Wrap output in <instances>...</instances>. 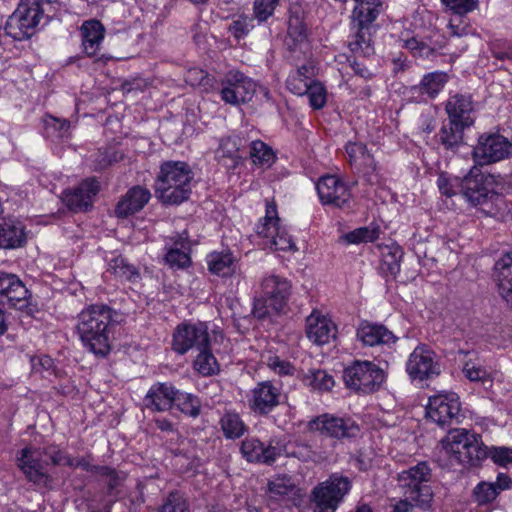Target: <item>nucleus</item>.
Listing matches in <instances>:
<instances>
[{
	"mask_svg": "<svg viewBox=\"0 0 512 512\" xmlns=\"http://www.w3.org/2000/svg\"><path fill=\"white\" fill-rule=\"evenodd\" d=\"M122 315L105 304H93L77 317L76 332L83 347L97 357H106L112 349L113 326Z\"/></svg>",
	"mask_w": 512,
	"mask_h": 512,
	"instance_id": "nucleus-1",
	"label": "nucleus"
},
{
	"mask_svg": "<svg viewBox=\"0 0 512 512\" xmlns=\"http://www.w3.org/2000/svg\"><path fill=\"white\" fill-rule=\"evenodd\" d=\"M193 172L183 161H165L160 165L154 189L157 198L164 204L178 205L189 198Z\"/></svg>",
	"mask_w": 512,
	"mask_h": 512,
	"instance_id": "nucleus-2",
	"label": "nucleus"
},
{
	"mask_svg": "<svg viewBox=\"0 0 512 512\" xmlns=\"http://www.w3.org/2000/svg\"><path fill=\"white\" fill-rule=\"evenodd\" d=\"M441 443L450 458L465 468L481 467L489 455L482 436L467 429L451 430Z\"/></svg>",
	"mask_w": 512,
	"mask_h": 512,
	"instance_id": "nucleus-3",
	"label": "nucleus"
},
{
	"mask_svg": "<svg viewBox=\"0 0 512 512\" xmlns=\"http://www.w3.org/2000/svg\"><path fill=\"white\" fill-rule=\"evenodd\" d=\"M50 5L49 0H20L6 21V34L17 41L29 39L38 31L43 21L44 24L48 21L46 7Z\"/></svg>",
	"mask_w": 512,
	"mask_h": 512,
	"instance_id": "nucleus-4",
	"label": "nucleus"
},
{
	"mask_svg": "<svg viewBox=\"0 0 512 512\" xmlns=\"http://www.w3.org/2000/svg\"><path fill=\"white\" fill-rule=\"evenodd\" d=\"M291 294V283L288 279L276 275L267 274L260 281L259 295L253 304V314L263 319L283 311Z\"/></svg>",
	"mask_w": 512,
	"mask_h": 512,
	"instance_id": "nucleus-5",
	"label": "nucleus"
},
{
	"mask_svg": "<svg viewBox=\"0 0 512 512\" xmlns=\"http://www.w3.org/2000/svg\"><path fill=\"white\" fill-rule=\"evenodd\" d=\"M256 233L266 239L265 244L274 251H296L297 247L285 227L281 226L277 206L266 200L265 216L256 225Z\"/></svg>",
	"mask_w": 512,
	"mask_h": 512,
	"instance_id": "nucleus-6",
	"label": "nucleus"
},
{
	"mask_svg": "<svg viewBox=\"0 0 512 512\" xmlns=\"http://www.w3.org/2000/svg\"><path fill=\"white\" fill-rule=\"evenodd\" d=\"M429 480L430 469L425 462H420L398 474V481L404 489L405 497L421 507L427 506L432 498Z\"/></svg>",
	"mask_w": 512,
	"mask_h": 512,
	"instance_id": "nucleus-7",
	"label": "nucleus"
},
{
	"mask_svg": "<svg viewBox=\"0 0 512 512\" xmlns=\"http://www.w3.org/2000/svg\"><path fill=\"white\" fill-rule=\"evenodd\" d=\"M348 388L357 392L371 393L384 382V371L370 361H355L344 370L343 375Z\"/></svg>",
	"mask_w": 512,
	"mask_h": 512,
	"instance_id": "nucleus-8",
	"label": "nucleus"
},
{
	"mask_svg": "<svg viewBox=\"0 0 512 512\" xmlns=\"http://www.w3.org/2000/svg\"><path fill=\"white\" fill-rule=\"evenodd\" d=\"M350 489L348 478L332 475L312 491V502L317 512H334Z\"/></svg>",
	"mask_w": 512,
	"mask_h": 512,
	"instance_id": "nucleus-9",
	"label": "nucleus"
},
{
	"mask_svg": "<svg viewBox=\"0 0 512 512\" xmlns=\"http://www.w3.org/2000/svg\"><path fill=\"white\" fill-rule=\"evenodd\" d=\"M307 428L310 432H318L339 440L355 438L360 432L359 425L352 418L329 413L311 419Z\"/></svg>",
	"mask_w": 512,
	"mask_h": 512,
	"instance_id": "nucleus-10",
	"label": "nucleus"
},
{
	"mask_svg": "<svg viewBox=\"0 0 512 512\" xmlns=\"http://www.w3.org/2000/svg\"><path fill=\"white\" fill-rule=\"evenodd\" d=\"M220 96L233 106L248 103L256 92V83L238 70L228 71L221 81Z\"/></svg>",
	"mask_w": 512,
	"mask_h": 512,
	"instance_id": "nucleus-11",
	"label": "nucleus"
},
{
	"mask_svg": "<svg viewBox=\"0 0 512 512\" xmlns=\"http://www.w3.org/2000/svg\"><path fill=\"white\" fill-rule=\"evenodd\" d=\"M460 411L459 396L454 392H441L430 396L426 406V416L441 427L458 423Z\"/></svg>",
	"mask_w": 512,
	"mask_h": 512,
	"instance_id": "nucleus-12",
	"label": "nucleus"
},
{
	"mask_svg": "<svg viewBox=\"0 0 512 512\" xmlns=\"http://www.w3.org/2000/svg\"><path fill=\"white\" fill-rule=\"evenodd\" d=\"M211 343L206 323H182L173 333L172 348L178 354H185L191 349L199 350Z\"/></svg>",
	"mask_w": 512,
	"mask_h": 512,
	"instance_id": "nucleus-13",
	"label": "nucleus"
},
{
	"mask_svg": "<svg viewBox=\"0 0 512 512\" xmlns=\"http://www.w3.org/2000/svg\"><path fill=\"white\" fill-rule=\"evenodd\" d=\"M316 190L323 205L349 208L352 201L350 186L338 175L326 174L316 183Z\"/></svg>",
	"mask_w": 512,
	"mask_h": 512,
	"instance_id": "nucleus-14",
	"label": "nucleus"
},
{
	"mask_svg": "<svg viewBox=\"0 0 512 512\" xmlns=\"http://www.w3.org/2000/svg\"><path fill=\"white\" fill-rule=\"evenodd\" d=\"M282 397L281 385L271 380L256 383L247 394V405L256 415H267L280 403Z\"/></svg>",
	"mask_w": 512,
	"mask_h": 512,
	"instance_id": "nucleus-15",
	"label": "nucleus"
},
{
	"mask_svg": "<svg viewBox=\"0 0 512 512\" xmlns=\"http://www.w3.org/2000/svg\"><path fill=\"white\" fill-rule=\"evenodd\" d=\"M440 364L434 351L426 345H418L409 355L406 372L412 381L422 382L440 374Z\"/></svg>",
	"mask_w": 512,
	"mask_h": 512,
	"instance_id": "nucleus-16",
	"label": "nucleus"
},
{
	"mask_svg": "<svg viewBox=\"0 0 512 512\" xmlns=\"http://www.w3.org/2000/svg\"><path fill=\"white\" fill-rule=\"evenodd\" d=\"M473 155L480 165L496 163L512 155V143L500 134H484L479 137Z\"/></svg>",
	"mask_w": 512,
	"mask_h": 512,
	"instance_id": "nucleus-17",
	"label": "nucleus"
},
{
	"mask_svg": "<svg viewBox=\"0 0 512 512\" xmlns=\"http://www.w3.org/2000/svg\"><path fill=\"white\" fill-rule=\"evenodd\" d=\"M42 455L39 449L25 447L19 453L18 467L28 481L46 487L50 481V476L45 469L44 462L41 460Z\"/></svg>",
	"mask_w": 512,
	"mask_h": 512,
	"instance_id": "nucleus-18",
	"label": "nucleus"
},
{
	"mask_svg": "<svg viewBox=\"0 0 512 512\" xmlns=\"http://www.w3.org/2000/svg\"><path fill=\"white\" fill-rule=\"evenodd\" d=\"M99 192V183L94 178L83 180L77 187L64 192L63 201L74 212L86 211L92 206Z\"/></svg>",
	"mask_w": 512,
	"mask_h": 512,
	"instance_id": "nucleus-19",
	"label": "nucleus"
},
{
	"mask_svg": "<svg viewBox=\"0 0 512 512\" xmlns=\"http://www.w3.org/2000/svg\"><path fill=\"white\" fill-rule=\"evenodd\" d=\"M336 333V325L322 312L313 310L306 318V335L314 344H327L336 337Z\"/></svg>",
	"mask_w": 512,
	"mask_h": 512,
	"instance_id": "nucleus-20",
	"label": "nucleus"
},
{
	"mask_svg": "<svg viewBox=\"0 0 512 512\" xmlns=\"http://www.w3.org/2000/svg\"><path fill=\"white\" fill-rule=\"evenodd\" d=\"M28 289L15 274L0 272V303L12 307L26 306Z\"/></svg>",
	"mask_w": 512,
	"mask_h": 512,
	"instance_id": "nucleus-21",
	"label": "nucleus"
},
{
	"mask_svg": "<svg viewBox=\"0 0 512 512\" xmlns=\"http://www.w3.org/2000/svg\"><path fill=\"white\" fill-rule=\"evenodd\" d=\"M177 396V389L170 382H156L147 391L143 398L146 409L152 412L169 411Z\"/></svg>",
	"mask_w": 512,
	"mask_h": 512,
	"instance_id": "nucleus-22",
	"label": "nucleus"
},
{
	"mask_svg": "<svg viewBox=\"0 0 512 512\" xmlns=\"http://www.w3.org/2000/svg\"><path fill=\"white\" fill-rule=\"evenodd\" d=\"M240 451L248 462L272 464L281 454V448L270 441L267 445L255 437H247L241 444Z\"/></svg>",
	"mask_w": 512,
	"mask_h": 512,
	"instance_id": "nucleus-23",
	"label": "nucleus"
},
{
	"mask_svg": "<svg viewBox=\"0 0 512 512\" xmlns=\"http://www.w3.org/2000/svg\"><path fill=\"white\" fill-rule=\"evenodd\" d=\"M166 263L174 269H184L191 263L190 242L186 231L169 237L165 242Z\"/></svg>",
	"mask_w": 512,
	"mask_h": 512,
	"instance_id": "nucleus-24",
	"label": "nucleus"
},
{
	"mask_svg": "<svg viewBox=\"0 0 512 512\" xmlns=\"http://www.w3.org/2000/svg\"><path fill=\"white\" fill-rule=\"evenodd\" d=\"M356 336L363 346L368 347L390 346L397 340L394 333L386 326L368 321L359 325Z\"/></svg>",
	"mask_w": 512,
	"mask_h": 512,
	"instance_id": "nucleus-25",
	"label": "nucleus"
},
{
	"mask_svg": "<svg viewBox=\"0 0 512 512\" xmlns=\"http://www.w3.org/2000/svg\"><path fill=\"white\" fill-rule=\"evenodd\" d=\"M285 44L292 52L299 51L305 56L309 52L307 27L304 22L303 14L299 9L292 10L290 13Z\"/></svg>",
	"mask_w": 512,
	"mask_h": 512,
	"instance_id": "nucleus-26",
	"label": "nucleus"
},
{
	"mask_svg": "<svg viewBox=\"0 0 512 512\" xmlns=\"http://www.w3.org/2000/svg\"><path fill=\"white\" fill-rule=\"evenodd\" d=\"M82 49L88 57L101 59V46L105 37V28L98 20L85 21L80 27Z\"/></svg>",
	"mask_w": 512,
	"mask_h": 512,
	"instance_id": "nucleus-27",
	"label": "nucleus"
},
{
	"mask_svg": "<svg viewBox=\"0 0 512 512\" xmlns=\"http://www.w3.org/2000/svg\"><path fill=\"white\" fill-rule=\"evenodd\" d=\"M448 120L469 127L474 122V107L470 95L455 94L450 96L445 106Z\"/></svg>",
	"mask_w": 512,
	"mask_h": 512,
	"instance_id": "nucleus-28",
	"label": "nucleus"
},
{
	"mask_svg": "<svg viewBox=\"0 0 512 512\" xmlns=\"http://www.w3.org/2000/svg\"><path fill=\"white\" fill-rule=\"evenodd\" d=\"M151 198L150 191L143 186H133L119 200L115 214L119 218H126L144 208Z\"/></svg>",
	"mask_w": 512,
	"mask_h": 512,
	"instance_id": "nucleus-29",
	"label": "nucleus"
},
{
	"mask_svg": "<svg viewBox=\"0 0 512 512\" xmlns=\"http://www.w3.org/2000/svg\"><path fill=\"white\" fill-rule=\"evenodd\" d=\"M461 196L473 205L483 203L489 193L485 185V175L479 171H471L461 179Z\"/></svg>",
	"mask_w": 512,
	"mask_h": 512,
	"instance_id": "nucleus-30",
	"label": "nucleus"
},
{
	"mask_svg": "<svg viewBox=\"0 0 512 512\" xmlns=\"http://www.w3.org/2000/svg\"><path fill=\"white\" fill-rule=\"evenodd\" d=\"M447 74L444 72H431L423 76L418 85L412 86L409 90L411 96L418 102L427 98H434L447 83Z\"/></svg>",
	"mask_w": 512,
	"mask_h": 512,
	"instance_id": "nucleus-31",
	"label": "nucleus"
},
{
	"mask_svg": "<svg viewBox=\"0 0 512 512\" xmlns=\"http://www.w3.org/2000/svg\"><path fill=\"white\" fill-rule=\"evenodd\" d=\"M370 26L350 23L348 47L354 55L368 57L373 54L374 49L371 45Z\"/></svg>",
	"mask_w": 512,
	"mask_h": 512,
	"instance_id": "nucleus-32",
	"label": "nucleus"
},
{
	"mask_svg": "<svg viewBox=\"0 0 512 512\" xmlns=\"http://www.w3.org/2000/svg\"><path fill=\"white\" fill-rule=\"evenodd\" d=\"M495 276L499 294L512 307V252L497 260Z\"/></svg>",
	"mask_w": 512,
	"mask_h": 512,
	"instance_id": "nucleus-33",
	"label": "nucleus"
},
{
	"mask_svg": "<svg viewBox=\"0 0 512 512\" xmlns=\"http://www.w3.org/2000/svg\"><path fill=\"white\" fill-rule=\"evenodd\" d=\"M315 66L307 62L292 71L287 80V89L297 96H304L309 91V86L315 81Z\"/></svg>",
	"mask_w": 512,
	"mask_h": 512,
	"instance_id": "nucleus-34",
	"label": "nucleus"
},
{
	"mask_svg": "<svg viewBox=\"0 0 512 512\" xmlns=\"http://www.w3.org/2000/svg\"><path fill=\"white\" fill-rule=\"evenodd\" d=\"M206 263L208 270L220 277H231L233 276L238 268V262L232 252L226 251H214L207 255Z\"/></svg>",
	"mask_w": 512,
	"mask_h": 512,
	"instance_id": "nucleus-35",
	"label": "nucleus"
},
{
	"mask_svg": "<svg viewBox=\"0 0 512 512\" xmlns=\"http://www.w3.org/2000/svg\"><path fill=\"white\" fill-rule=\"evenodd\" d=\"M351 13L352 23L371 25L383 10L382 0H355Z\"/></svg>",
	"mask_w": 512,
	"mask_h": 512,
	"instance_id": "nucleus-36",
	"label": "nucleus"
},
{
	"mask_svg": "<svg viewBox=\"0 0 512 512\" xmlns=\"http://www.w3.org/2000/svg\"><path fill=\"white\" fill-rule=\"evenodd\" d=\"M349 162L358 171L374 170L375 163L372 154L362 143H348L345 147Z\"/></svg>",
	"mask_w": 512,
	"mask_h": 512,
	"instance_id": "nucleus-37",
	"label": "nucleus"
},
{
	"mask_svg": "<svg viewBox=\"0 0 512 512\" xmlns=\"http://www.w3.org/2000/svg\"><path fill=\"white\" fill-rule=\"evenodd\" d=\"M465 128L461 124L448 120L443 123L437 134V140L445 149H454L462 143Z\"/></svg>",
	"mask_w": 512,
	"mask_h": 512,
	"instance_id": "nucleus-38",
	"label": "nucleus"
},
{
	"mask_svg": "<svg viewBox=\"0 0 512 512\" xmlns=\"http://www.w3.org/2000/svg\"><path fill=\"white\" fill-rule=\"evenodd\" d=\"M106 272L113 274L120 281L136 282L140 278L136 267L120 255L108 261Z\"/></svg>",
	"mask_w": 512,
	"mask_h": 512,
	"instance_id": "nucleus-39",
	"label": "nucleus"
},
{
	"mask_svg": "<svg viewBox=\"0 0 512 512\" xmlns=\"http://www.w3.org/2000/svg\"><path fill=\"white\" fill-rule=\"evenodd\" d=\"M25 242V233L20 223L9 222L0 226V247L16 248Z\"/></svg>",
	"mask_w": 512,
	"mask_h": 512,
	"instance_id": "nucleus-40",
	"label": "nucleus"
},
{
	"mask_svg": "<svg viewBox=\"0 0 512 512\" xmlns=\"http://www.w3.org/2000/svg\"><path fill=\"white\" fill-rule=\"evenodd\" d=\"M219 424L227 439H238L247 431V426L235 411H226L220 418Z\"/></svg>",
	"mask_w": 512,
	"mask_h": 512,
	"instance_id": "nucleus-41",
	"label": "nucleus"
},
{
	"mask_svg": "<svg viewBox=\"0 0 512 512\" xmlns=\"http://www.w3.org/2000/svg\"><path fill=\"white\" fill-rule=\"evenodd\" d=\"M215 155L218 161L223 162L224 165L235 167L242 158L239 155L237 139L232 137L221 139Z\"/></svg>",
	"mask_w": 512,
	"mask_h": 512,
	"instance_id": "nucleus-42",
	"label": "nucleus"
},
{
	"mask_svg": "<svg viewBox=\"0 0 512 512\" xmlns=\"http://www.w3.org/2000/svg\"><path fill=\"white\" fill-rule=\"evenodd\" d=\"M193 366L194 369L203 376H212L219 372V364L211 352L210 345L200 348Z\"/></svg>",
	"mask_w": 512,
	"mask_h": 512,
	"instance_id": "nucleus-43",
	"label": "nucleus"
},
{
	"mask_svg": "<svg viewBox=\"0 0 512 512\" xmlns=\"http://www.w3.org/2000/svg\"><path fill=\"white\" fill-rule=\"evenodd\" d=\"M174 404L183 414L189 417L197 418L200 415L201 401L194 394L177 389V396L175 397Z\"/></svg>",
	"mask_w": 512,
	"mask_h": 512,
	"instance_id": "nucleus-44",
	"label": "nucleus"
},
{
	"mask_svg": "<svg viewBox=\"0 0 512 512\" xmlns=\"http://www.w3.org/2000/svg\"><path fill=\"white\" fill-rule=\"evenodd\" d=\"M261 362L279 376L293 375L295 372V367L291 362L281 359L271 351H266L261 354Z\"/></svg>",
	"mask_w": 512,
	"mask_h": 512,
	"instance_id": "nucleus-45",
	"label": "nucleus"
},
{
	"mask_svg": "<svg viewBox=\"0 0 512 512\" xmlns=\"http://www.w3.org/2000/svg\"><path fill=\"white\" fill-rule=\"evenodd\" d=\"M305 385L314 390L330 391L334 387V379L324 370H310L304 377Z\"/></svg>",
	"mask_w": 512,
	"mask_h": 512,
	"instance_id": "nucleus-46",
	"label": "nucleus"
},
{
	"mask_svg": "<svg viewBox=\"0 0 512 512\" xmlns=\"http://www.w3.org/2000/svg\"><path fill=\"white\" fill-rule=\"evenodd\" d=\"M403 257V251L399 246H393L383 254L381 268L389 275L396 277L400 272V262Z\"/></svg>",
	"mask_w": 512,
	"mask_h": 512,
	"instance_id": "nucleus-47",
	"label": "nucleus"
},
{
	"mask_svg": "<svg viewBox=\"0 0 512 512\" xmlns=\"http://www.w3.org/2000/svg\"><path fill=\"white\" fill-rule=\"evenodd\" d=\"M250 158L256 165H270L274 160V152L263 141L256 140L251 143Z\"/></svg>",
	"mask_w": 512,
	"mask_h": 512,
	"instance_id": "nucleus-48",
	"label": "nucleus"
},
{
	"mask_svg": "<svg viewBox=\"0 0 512 512\" xmlns=\"http://www.w3.org/2000/svg\"><path fill=\"white\" fill-rule=\"evenodd\" d=\"M254 18L248 15H238L228 26V31L236 39H242L255 27Z\"/></svg>",
	"mask_w": 512,
	"mask_h": 512,
	"instance_id": "nucleus-49",
	"label": "nucleus"
},
{
	"mask_svg": "<svg viewBox=\"0 0 512 512\" xmlns=\"http://www.w3.org/2000/svg\"><path fill=\"white\" fill-rule=\"evenodd\" d=\"M379 238V229L377 227H360L345 235L348 243L359 244L374 242Z\"/></svg>",
	"mask_w": 512,
	"mask_h": 512,
	"instance_id": "nucleus-50",
	"label": "nucleus"
},
{
	"mask_svg": "<svg viewBox=\"0 0 512 512\" xmlns=\"http://www.w3.org/2000/svg\"><path fill=\"white\" fill-rule=\"evenodd\" d=\"M159 512H190L186 498L178 491L171 492Z\"/></svg>",
	"mask_w": 512,
	"mask_h": 512,
	"instance_id": "nucleus-51",
	"label": "nucleus"
},
{
	"mask_svg": "<svg viewBox=\"0 0 512 512\" xmlns=\"http://www.w3.org/2000/svg\"><path fill=\"white\" fill-rule=\"evenodd\" d=\"M280 0H255L253 3V18L258 23L267 21L273 14Z\"/></svg>",
	"mask_w": 512,
	"mask_h": 512,
	"instance_id": "nucleus-52",
	"label": "nucleus"
},
{
	"mask_svg": "<svg viewBox=\"0 0 512 512\" xmlns=\"http://www.w3.org/2000/svg\"><path fill=\"white\" fill-rule=\"evenodd\" d=\"M445 8L456 16H465L479 6V0H440Z\"/></svg>",
	"mask_w": 512,
	"mask_h": 512,
	"instance_id": "nucleus-53",
	"label": "nucleus"
},
{
	"mask_svg": "<svg viewBox=\"0 0 512 512\" xmlns=\"http://www.w3.org/2000/svg\"><path fill=\"white\" fill-rule=\"evenodd\" d=\"M498 496L497 488L493 486L492 482H480L473 490L474 500L479 505H485L491 503Z\"/></svg>",
	"mask_w": 512,
	"mask_h": 512,
	"instance_id": "nucleus-54",
	"label": "nucleus"
},
{
	"mask_svg": "<svg viewBox=\"0 0 512 512\" xmlns=\"http://www.w3.org/2000/svg\"><path fill=\"white\" fill-rule=\"evenodd\" d=\"M309 99L310 106L315 109H321L327 102V91L322 83L315 80L310 86L306 94Z\"/></svg>",
	"mask_w": 512,
	"mask_h": 512,
	"instance_id": "nucleus-55",
	"label": "nucleus"
},
{
	"mask_svg": "<svg viewBox=\"0 0 512 512\" xmlns=\"http://www.w3.org/2000/svg\"><path fill=\"white\" fill-rule=\"evenodd\" d=\"M402 42V46L408 49L414 57L429 58L434 52L428 43L417 37L402 40Z\"/></svg>",
	"mask_w": 512,
	"mask_h": 512,
	"instance_id": "nucleus-56",
	"label": "nucleus"
},
{
	"mask_svg": "<svg viewBox=\"0 0 512 512\" xmlns=\"http://www.w3.org/2000/svg\"><path fill=\"white\" fill-rule=\"evenodd\" d=\"M437 185L442 195L452 197L461 195V179L458 177H448L446 174L439 175Z\"/></svg>",
	"mask_w": 512,
	"mask_h": 512,
	"instance_id": "nucleus-57",
	"label": "nucleus"
},
{
	"mask_svg": "<svg viewBox=\"0 0 512 512\" xmlns=\"http://www.w3.org/2000/svg\"><path fill=\"white\" fill-rule=\"evenodd\" d=\"M488 458L498 466L507 468L512 466V448L506 446H491L489 447Z\"/></svg>",
	"mask_w": 512,
	"mask_h": 512,
	"instance_id": "nucleus-58",
	"label": "nucleus"
},
{
	"mask_svg": "<svg viewBox=\"0 0 512 512\" xmlns=\"http://www.w3.org/2000/svg\"><path fill=\"white\" fill-rule=\"evenodd\" d=\"M123 154L113 148L99 150L95 154L94 164L97 170H103L109 165L122 160Z\"/></svg>",
	"mask_w": 512,
	"mask_h": 512,
	"instance_id": "nucleus-59",
	"label": "nucleus"
},
{
	"mask_svg": "<svg viewBox=\"0 0 512 512\" xmlns=\"http://www.w3.org/2000/svg\"><path fill=\"white\" fill-rule=\"evenodd\" d=\"M42 454L49 457L54 465L74 466V458H71L65 452L56 446H49L43 449Z\"/></svg>",
	"mask_w": 512,
	"mask_h": 512,
	"instance_id": "nucleus-60",
	"label": "nucleus"
},
{
	"mask_svg": "<svg viewBox=\"0 0 512 512\" xmlns=\"http://www.w3.org/2000/svg\"><path fill=\"white\" fill-rule=\"evenodd\" d=\"M463 373L470 381H482L487 377V371L476 361H465Z\"/></svg>",
	"mask_w": 512,
	"mask_h": 512,
	"instance_id": "nucleus-61",
	"label": "nucleus"
},
{
	"mask_svg": "<svg viewBox=\"0 0 512 512\" xmlns=\"http://www.w3.org/2000/svg\"><path fill=\"white\" fill-rule=\"evenodd\" d=\"M45 125L47 130L53 129L57 133L56 136L59 138L66 136L70 128L69 121L65 119H58L53 116H48L45 119Z\"/></svg>",
	"mask_w": 512,
	"mask_h": 512,
	"instance_id": "nucleus-62",
	"label": "nucleus"
},
{
	"mask_svg": "<svg viewBox=\"0 0 512 512\" xmlns=\"http://www.w3.org/2000/svg\"><path fill=\"white\" fill-rule=\"evenodd\" d=\"M293 489V484L289 478H277L269 483V491L274 495H287Z\"/></svg>",
	"mask_w": 512,
	"mask_h": 512,
	"instance_id": "nucleus-63",
	"label": "nucleus"
},
{
	"mask_svg": "<svg viewBox=\"0 0 512 512\" xmlns=\"http://www.w3.org/2000/svg\"><path fill=\"white\" fill-rule=\"evenodd\" d=\"M461 17L452 18L448 23V28L453 36L462 37L469 33V26Z\"/></svg>",
	"mask_w": 512,
	"mask_h": 512,
	"instance_id": "nucleus-64",
	"label": "nucleus"
}]
</instances>
